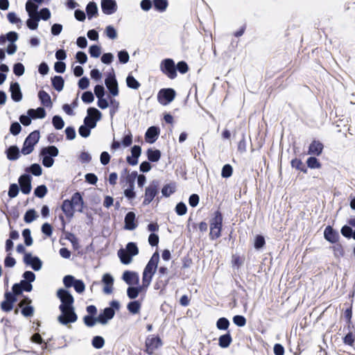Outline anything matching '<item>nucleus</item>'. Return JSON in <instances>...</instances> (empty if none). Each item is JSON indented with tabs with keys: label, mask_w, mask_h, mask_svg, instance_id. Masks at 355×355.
Wrapping results in <instances>:
<instances>
[{
	"label": "nucleus",
	"mask_w": 355,
	"mask_h": 355,
	"mask_svg": "<svg viewBox=\"0 0 355 355\" xmlns=\"http://www.w3.org/2000/svg\"><path fill=\"white\" fill-rule=\"evenodd\" d=\"M84 324L88 327H94L98 323L97 317H93L92 315H85L83 318Z\"/></svg>",
	"instance_id": "6e6d98bb"
},
{
	"label": "nucleus",
	"mask_w": 355,
	"mask_h": 355,
	"mask_svg": "<svg viewBox=\"0 0 355 355\" xmlns=\"http://www.w3.org/2000/svg\"><path fill=\"white\" fill-rule=\"evenodd\" d=\"M223 226V216L220 211L214 212V216L210 220V233L211 239H216L221 235Z\"/></svg>",
	"instance_id": "f03ea898"
},
{
	"label": "nucleus",
	"mask_w": 355,
	"mask_h": 355,
	"mask_svg": "<svg viewBox=\"0 0 355 355\" xmlns=\"http://www.w3.org/2000/svg\"><path fill=\"white\" fill-rule=\"evenodd\" d=\"M136 215L133 211H129L126 214L124 218V229L128 230H134L137 228V224L135 222Z\"/></svg>",
	"instance_id": "b1692460"
},
{
	"label": "nucleus",
	"mask_w": 355,
	"mask_h": 355,
	"mask_svg": "<svg viewBox=\"0 0 355 355\" xmlns=\"http://www.w3.org/2000/svg\"><path fill=\"white\" fill-rule=\"evenodd\" d=\"M52 124L55 129L61 130L64 126V121L59 115H55L52 118Z\"/></svg>",
	"instance_id": "79ce46f5"
},
{
	"label": "nucleus",
	"mask_w": 355,
	"mask_h": 355,
	"mask_svg": "<svg viewBox=\"0 0 355 355\" xmlns=\"http://www.w3.org/2000/svg\"><path fill=\"white\" fill-rule=\"evenodd\" d=\"M31 180L32 177L28 173H24L19 178L18 182L20 186V190L24 194L27 195L31 193L32 189Z\"/></svg>",
	"instance_id": "4468645a"
},
{
	"label": "nucleus",
	"mask_w": 355,
	"mask_h": 355,
	"mask_svg": "<svg viewBox=\"0 0 355 355\" xmlns=\"http://www.w3.org/2000/svg\"><path fill=\"white\" fill-rule=\"evenodd\" d=\"M25 71L24 66L21 62H17L13 66V73L17 76H21Z\"/></svg>",
	"instance_id": "052dcab7"
},
{
	"label": "nucleus",
	"mask_w": 355,
	"mask_h": 355,
	"mask_svg": "<svg viewBox=\"0 0 355 355\" xmlns=\"http://www.w3.org/2000/svg\"><path fill=\"white\" fill-rule=\"evenodd\" d=\"M92 345L96 349H101L105 345V340L101 336H95L92 340Z\"/></svg>",
	"instance_id": "c03bdc74"
},
{
	"label": "nucleus",
	"mask_w": 355,
	"mask_h": 355,
	"mask_svg": "<svg viewBox=\"0 0 355 355\" xmlns=\"http://www.w3.org/2000/svg\"><path fill=\"white\" fill-rule=\"evenodd\" d=\"M76 211L82 213L85 205L83 196L78 191L74 193L70 199Z\"/></svg>",
	"instance_id": "4be33fe9"
},
{
	"label": "nucleus",
	"mask_w": 355,
	"mask_h": 355,
	"mask_svg": "<svg viewBox=\"0 0 355 355\" xmlns=\"http://www.w3.org/2000/svg\"><path fill=\"white\" fill-rule=\"evenodd\" d=\"M141 153L140 146L135 145L131 148V155L126 157L127 162L131 166H135L138 164V159Z\"/></svg>",
	"instance_id": "412c9836"
},
{
	"label": "nucleus",
	"mask_w": 355,
	"mask_h": 355,
	"mask_svg": "<svg viewBox=\"0 0 355 355\" xmlns=\"http://www.w3.org/2000/svg\"><path fill=\"white\" fill-rule=\"evenodd\" d=\"M27 114H31L33 119H44L46 115V110L42 107H39L37 109L31 108L28 110Z\"/></svg>",
	"instance_id": "c85d7f7f"
},
{
	"label": "nucleus",
	"mask_w": 355,
	"mask_h": 355,
	"mask_svg": "<svg viewBox=\"0 0 355 355\" xmlns=\"http://www.w3.org/2000/svg\"><path fill=\"white\" fill-rule=\"evenodd\" d=\"M105 84L112 96H116L119 95V91L118 82L113 69H112L110 72L107 73L106 78L105 79Z\"/></svg>",
	"instance_id": "6e6552de"
},
{
	"label": "nucleus",
	"mask_w": 355,
	"mask_h": 355,
	"mask_svg": "<svg viewBox=\"0 0 355 355\" xmlns=\"http://www.w3.org/2000/svg\"><path fill=\"white\" fill-rule=\"evenodd\" d=\"M52 86L58 92L63 89L64 80L61 76H55L51 78Z\"/></svg>",
	"instance_id": "f704fd0d"
},
{
	"label": "nucleus",
	"mask_w": 355,
	"mask_h": 355,
	"mask_svg": "<svg viewBox=\"0 0 355 355\" xmlns=\"http://www.w3.org/2000/svg\"><path fill=\"white\" fill-rule=\"evenodd\" d=\"M81 99L85 103H91L94 101V94L91 91L84 92L82 94Z\"/></svg>",
	"instance_id": "4d7b16f0"
},
{
	"label": "nucleus",
	"mask_w": 355,
	"mask_h": 355,
	"mask_svg": "<svg viewBox=\"0 0 355 355\" xmlns=\"http://www.w3.org/2000/svg\"><path fill=\"white\" fill-rule=\"evenodd\" d=\"M115 315L112 308H105L97 316L98 323L105 325L112 320Z\"/></svg>",
	"instance_id": "dca6fc26"
},
{
	"label": "nucleus",
	"mask_w": 355,
	"mask_h": 355,
	"mask_svg": "<svg viewBox=\"0 0 355 355\" xmlns=\"http://www.w3.org/2000/svg\"><path fill=\"white\" fill-rule=\"evenodd\" d=\"M9 91L13 101L19 102L21 101L23 95L19 83L12 82L10 85Z\"/></svg>",
	"instance_id": "6ab92c4d"
},
{
	"label": "nucleus",
	"mask_w": 355,
	"mask_h": 355,
	"mask_svg": "<svg viewBox=\"0 0 355 355\" xmlns=\"http://www.w3.org/2000/svg\"><path fill=\"white\" fill-rule=\"evenodd\" d=\"M175 212L178 216H183L187 214V207L184 202H178L175 208Z\"/></svg>",
	"instance_id": "bf43d9fd"
},
{
	"label": "nucleus",
	"mask_w": 355,
	"mask_h": 355,
	"mask_svg": "<svg viewBox=\"0 0 355 355\" xmlns=\"http://www.w3.org/2000/svg\"><path fill=\"white\" fill-rule=\"evenodd\" d=\"M229 326L230 321L226 318H220L216 322V327L219 330H227Z\"/></svg>",
	"instance_id": "49530a36"
},
{
	"label": "nucleus",
	"mask_w": 355,
	"mask_h": 355,
	"mask_svg": "<svg viewBox=\"0 0 355 355\" xmlns=\"http://www.w3.org/2000/svg\"><path fill=\"white\" fill-rule=\"evenodd\" d=\"M324 148V145L322 142L318 140H313L309 145L308 154L319 156L322 154Z\"/></svg>",
	"instance_id": "393cba45"
},
{
	"label": "nucleus",
	"mask_w": 355,
	"mask_h": 355,
	"mask_svg": "<svg viewBox=\"0 0 355 355\" xmlns=\"http://www.w3.org/2000/svg\"><path fill=\"white\" fill-rule=\"evenodd\" d=\"M137 172L132 171L130 174H128L125 178V181L128 186L135 187V182L137 177Z\"/></svg>",
	"instance_id": "3c124183"
},
{
	"label": "nucleus",
	"mask_w": 355,
	"mask_h": 355,
	"mask_svg": "<svg viewBox=\"0 0 355 355\" xmlns=\"http://www.w3.org/2000/svg\"><path fill=\"white\" fill-rule=\"evenodd\" d=\"M38 98L42 103L45 107H51L52 102L50 95L44 90H40L38 92Z\"/></svg>",
	"instance_id": "2f4dec72"
},
{
	"label": "nucleus",
	"mask_w": 355,
	"mask_h": 355,
	"mask_svg": "<svg viewBox=\"0 0 355 355\" xmlns=\"http://www.w3.org/2000/svg\"><path fill=\"white\" fill-rule=\"evenodd\" d=\"M22 236L24 240V244L26 246H31L33 244V238L31 236V230L26 228L22 231Z\"/></svg>",
	"instance_id": "a18cd8bd"
},
{
	"label": "nucleus",
	"mask_w": 355,
	"mask_h": 355,
	"mask_svg": "<svg viewBox=\"0 0 355 355\" xmlns=\"http://www.w3.org/2000/svg\"><path fill=\"white\" fill-rule=\"evenodd\" d=\"M101 9L105 15H112L117 10V4L115 0H101Z\"/></svg>",
	"instance_id": "f3484780"
},
{
	"label": "nucleus",
	"mask_w": 355,
	"mask_h": 355,
	"mask_svg": "<svg viewBox=\"0 0 355 355\" xmlns=\"http://www.w3.org/2000/svg\"><path fill=\"white\" fill-rule=\"evenodd\" d=\"M335 257L339 259L344 256V249L343 245L339 243H336L334 245L331 247Z\"/></svg>",
	"instance_id": "de8ad7c7"
},
{
	"label": "nucleus",
	"mask_w": 355,
	"mask_h": 355,
	"mask_svg": "<svg viewBox=\"0 0 355 355\" xmlns=\"http://www.w3.org/2000/svg\"><path fill=\"white\" fill-rule=\"evenodd\" d=\"M102 282L105 285V286L103 288V292L105 294L112 293V290H113V284H114L113 277L109 273H105L103 275Z\"/></svg>",
	"instance_id": "a878e982"
},
{
	"label": "nucleus",
	"mask_w": 355,
	"mask_h": 355,
	"mask_svg": "<svg viewBox=\"0 0 355 355\" xmlns=\"http://www.w3.org/2000/svg\"><path fill=\"white\" fill-rule=\"evenodd\" d=\"M266 243L265 239L262 235H257L254 239V247L257 250L262 248Z\"/></svg>",
	"instance_id": "e2e57ef3"
},
{
	"label": "nucleus",
	"mask_w": 355,
	"mask_h": 355,
	"mask_svg": "<svg viewBox=\"0 0 355 355\" xmlns=\"http://www.w3.org/2000/svg\"><path fill=\"white\" fill-rule=\"evenodd\" d=\"M87 114L83 120V123L91 130L96 128L97 122L101 119L102 113L96 107H90L87 110Z\"/></svg>",
	"instance_id": "20e7f679"
},
{
	"label": "nucleus",
	"mask_w": 355,
	"mask_h": 355,
	"mask_svg": "<svg viewBox=\"0 0 355 355\" xmlns=\"http://www.w3.org/2000/svg\"><path fill=\"white\" fill-rule=\"evenodd\" d=\"M141 306V304L138 300H133L128 304L127 309L130 313L137 314L139 312Z\"/></svg>",
	"instance_id": "e433bc0d"
},
{
	"label": "nucleus",
	"mask_w": 355,
	"mask_h": 355,
	"mask_svg": "<svg viewBox=\"0 0 355 355\" xmlns=\"http://www.w3.org/2000/svg\"><path fill=\"white\" fill-rule=\"evenodd\" d=\"M91 130L89 128L83 123L79 127L78 133L82 137L87 138L90 135Z\"/></svg>",
	"instance_id": "0e129e2a"
},
{
	"label": "nucleus",
	"mask_w": 355,
	"mask_h": 355,
	"mask_svg": "<svg viewBox=\"0 0 355 355\" xmlns=\"http://www.w3.org/2000/svg\"><path fill=\"white\" fill-rule=\"evenodd\" d=\"M19 191V187L16 183L10 184L8 195L10 198L17 197Z\"/></svg>",
	"instance_id": "5fc2aeb1"
},
{
	"label": "nucleus",
	"mask_w": 355,
	"mask_h": 355,
	"mask_svg": "<svg viewBox=\"0 0 355 355\" xmlns=\"http://www.w3.org/2000/svg\"><path fill=\"white\" fill-rule=\"evenodd\" d=\"M146 155L149 162H157L161 158L162 153L158 149L148 148Z\"/></svg>",
	"instance_id": "7c9ffc66"
},
{
	"label": "nucleus",
	"mask_w": 355,
	"mask_h": 355,
	"mask_svg": "<svg viewBox=\"0 0 355 355\" xmlns=\"http://www.w3.org/2000/svg\"><path fill=\"white\" fill-rule=\"evenodd\" d=\"M38 214L34 209H29L27 210L24 216V220L26 223H31L35 220L37 217Z\"/></svg>",
	"instance_id": "c9c22d12"
},
{
	"label": "nucleus",
	"mask_w": 355,
	"mask_h": 355,
	"mask_svg": "<svg viewBox=\"0 0 355 355\" xmlns=\"http://www.w3.org/2000/svg\"><path fill=\"white\" fill-rule=\"evenodd\" d=\"M153 6L156 10L164 12L168 6L167 0H153Z\"/></svg>",
	"instance_id": "ea45409f"
},
{
	"label": "nucleus",
	"mask_w": 355,
	"mask_h": 355,
	"mask_svg": "<svg viewBox=\"0 0 355 355\" xmlns=\"http://www.w3.org/2000/svg\"><path fill=\"white\" fill-rule=\"evenodd\" d=\"M29 18L26 21V25L28 28L31 30H36L38 27V22L40 21V17L38 15L31 14L28 12Z\"/></svg>",
	"instance_id": "c756f323"
},
{
	"label": "nucleus",
	"mask_w": 355,
	"mask_h": 355,
	"mask_svg": "<svg viewBox=\"0 0 355 355\" xmlns=\"http://www.w3.org/2000/svg\"><path fill=\"white\" fill-rule=\"evenodd\" d=\"M160 70L170 79L177 76L176 67L173 59L166 58L160 63Z\"/></svg>",
	"instance_id": "1a4fd4ad"
},
{
	"label": "nucleus",
	"mask_w": 355,
	"mask_h": 355,
	"mask_svg": "<svg viewBox=\"0 0 355 355\" xmlns=\"http://www.w3.org/2000/svg\"><path fill=\"white\" fill-rule=\"evenodd\" d=\"M162 345V341L159 336H149L145 342V352L152 355L154 351Z\"/></svg>",
	"instance_id": "9b49d317"
},
{
	"label": "nucleus",
	"mask_w": 355,
	"mask_h": 355,
	"mask_svg": "<svg viewBox=\"0 0 355 355\" xmlns=\"http://www.w3.org/2000/svg\"><path fill=\"white\" fill-rule=\"evenodd\" d=\"M232 341V338L230 331L221 335L218 338V345L222 348L228 347Z\"/></svg>",
	"instance_id": "473e14b6"
},
{
	"label": "nucleus",
	"mask_w": 355,
	"mask_h": 355,
	"mask_svg": "<svg viewBox=\"0 0 355 355\" xmlns=\"http://www.w3.org/2000/svg\"><path fill=\"white\" fill-rule=\"evenodd\" d=\"M26 171L31 173L35 176H40L42 173V168L39 164H33L26 168Z\"/></svg>",
	"instance_id": "4c0bfd02"
},
{
	"label": "nucleus",
	"mask_w": 355,
	"mask_h": 355,
	"mask_svg": "<svg viewBox=\"0 0 355 355\" xmlns=\"http://www.w3.org/2000/svg\"><path fill=\"white\" fill-rule=\"evenodd\" d=\"M122 279L128 285L138 284L139 277L136 272L125 270L122 275Z\"/></svg>",
	"instance_id": "5701e85b"
},
{
	"label": "nucleus",
	"mask_w": 355,
	"mask_h": 355,
	"mask_svg": "<svg viewBox=\"0 0 355 355\" xmlns=\"http://www.w3.org/2000/svg\"><path fill=\"white\" fill-rule=\"evenodd\" d=\"M232 166L229 164H226L222 168L221 176L224 178H228L232 176Z\"/></svg>",
	"instance_id": "864d4df0"
},
{
	"label": "nucleus",
	"mask_w": 355,
	"mask_h": 355,
	"mask_svg": "<svg viewBox=\"0 0 355 355\" xmlns=\"http://www.w3.org/2000/svg\"><path fill=\"white\" fill-rule=\"evenodd\" d=\"M125 251L128 254V257L126 259V260H124L121 257V261L123 264H129L132 261V257L139 254V248L137 244L134 242H129L126 245Z\"/></svg>",
	"instance_id": "2eb2a0df"
},
{
	"label": "nucleus",
	"mask_w": 355,
	"mask_h": 355,
	"mask_svg": "<svg viewBox=\"0 0 355 355\" xmlns=\"http://www.w3.org/2000/svg\"><path fill=\"white\" fill-rule=\"evenodd\" d=\"M324 237L329 243H336L338 241L340 235L331 225H328L324 229Z\"/></svg>",
	"instance_id": "aec40b11"
},
{
	"label": "nucleus",
	"mask_w": 355,
	"mask_h": 355,
	"mask_svg": "<svg viewBox=\"0 0 355 355\" xmlns=\"http://www.w3.org/2000/svg\"><path fill=\"white\" fill-rule=\"evenodd\" d=\"M21 130V126L19 123L15 121L12 122L10 126V132L12 135H18Z\"/></svg>",
	"instance_id": "69168bd1"
},
{
	"label": "nucleus",
	"mask_w": 355,
	"mask_h": 355,
	"mask_svg": "<svg viewBox=\"0 0 355 355\" xmlns=\"http://www.w3.org/2000/svg\"><path fill=\"white\" fill-rule=\"evenodd\" d=\"M175 191V186L174 184H167L162 189V193L164 197H169Z\"/></svg>",
	"instance_id": "37998d69"
},
{
	"label": "nucleus",
	"mask_w": 355,
	"mask_h": 355,
	"mask_svg": "<svg viewBox=\"0 0 355 355\" xmlns=\"http://www.w3.org/2000/svg\"><path fill=\"white\" fill-rule=\"evenodd\" d=\"M23 261L35 271H39L42 267V260L38 257L33 256L31 253H25Z\"/></svg>",
	"instance_id": "ddd939ff"
},
{
	"label": "nucleus",
	"mask_w": 355,
	"mask_h": 355,
	"mask_svg": "<svg viewBox=\"0 0 355 355\" xmlns=\"http://www.w3.org/2000/svg\"><path fill=\"white\" fill-rule=\"evenodd\" d=\"M126 84L129 88L133 89H137L140 87L139 81L130 73L126 78Z\"/></svg>",
	"instance_id": "58836bf2"
},
{
	"label": "nucleus",
	"mask_w": 355,
	"mask_h": 355,
	"mask_svg": "<svg viewBox=\"0 0 355 355\" xmlns=\"http://www.w3.org/2000/svg\"><path fill=\"white\" fill-rule=\"evenodd\" d=\"M86 12L89 19L98 15L97 4L94 1H90L86 6Z\"/></svg>",
	"instance_id": "72a5a7b5"
},
{
	"label": "nucleus",
	"mask_w": 355,
	"mask_h": 355,
	"mask_svg": "<svg viewBox=\"0 0 355 355\" xmlns=\"http://www.w3.org/2000/svg\"><path fill=\"white\" fill-rule=\"evenodd\" d=\"M353 231L354 230H352V228L349 225H347L343 226L340 230V232H341L342 235L347 239H351L352 236H352Z\"/></svg>",
	"instance_id": "338daca9"
},
{
	"label": "nucleus",
	"mask_w": 355,
	"mask_h": 355,
	"mask_svg": "<svg viewBox=\"0 0 355 355\" xmlns=\"http://www.w3.org/2000/svg\"><path fill=\"white\" fill-rule=\"evenodd\" d=\"M125 197L129 200H132L136 197V192L135 191V187L128 186L123 191Z\"/></svg>",
	"instance_id": "680f3d73"
},
{
	"label": "nucleus",
	"mask_w": 355,
	"mask_h": 355,
	"mask_svg": "<svg viewBox=\"0 0 355 355\" xmlns=\"http://www.w3.org/2000/svg\"><path fill=\"white\" fill-rule=\"evenodd\" d=\"M101 47L96 44L92 45L89 48V53L92 58H98L101 55Z\"/></svg>",
	"instance_id": "13d9d810"
},
{
	"label": "nucleus",
	"mask_w": 355,
	"mask_h": 355,
	"mask_svg": "<svg viewBox=\"0 0 355 355\" xmlns=\"http://www.w3.org/2000/svg\"><path fill=\"white\" fill-rule=\"evenodd\" d=\"M233 322L238 327H242L246 324V319L244 316L236 315L233 317Z\"/></svg>",
	"instance_id": "774afa93"
},
{
	"label": "nucleus",
	"mask_w": 355,
	"mask_h": 355,
	"mask_svg": "<svg viewBox=\"0 0 355 355\" xmlns=\"http://www.w3.org/2000/svg\"><path fill=\"white\" fill-rule=\"evenodd\" d=\"M176 95L175 91L172 88L161 89L157 94L158 102L166 105L173 101Z\"/></svg>",
	"instance_id": "9d476101"
},
{
	"label": "nucleus",
	"mask_w": 355,
	"mask_h": 355,
	"mask_svg": "<svg viewBox=\"0 0 355 355\" xmlns=\"http://www.w3.org/2000/svg\"><path fill=\"white\" fill-rule=\"evenodd\" d=\"M21 313L26 318H29L33 315L34 307L31 305H26L20 307Z\"/></svg>",
	"instance_id": "8fccbe9b"
},
{
	"label": "nucleus",
	"mask_w": 355,
	"mask_h": 355,
	"mask_svg": "<svg viewBox=\"0 0 355 355\" xmlns=\"http://www.w3.org/2000/svg\"><path fill=\"white\" fill-rule=\"evenodd\" d=\"M61 209L69 218H71L73 216L74 212L76 211L71 200L69 199L63 200Z\"/></svg>",
	"instance_id": "bb28decb"
},
{
	"label": "nucleus",
	"mask_w": 355,
	"mask_h": 355,
	"mask_svg": "<svg viewBox=\"0 0 355 355\" xmlns=\"http://www.w3.org/2000/svg\"><path fill=\"white\" fill-rule=\"evenodd\" d=\"M59 154V150L55 146H48L40 150V157L44 167L50 168L54 164V157Z\"/></svg>",
	"instance_id": "f257e3e1"
},
{
	"label": "nucleus",
	"mask_w": 355,
	"mask_h": 355,
	"mask_svg": "<svg viewBox=\"0 0 355 355\" xmlns=\"http://www.w3.org/2000/svg\"><path fill=\"white\" fill-rule=\"evenodd\" d=\"M77 320L78 316L73 306L64 307L63 312H61V314L58 317V322L63 325L73 323L76 322Z\"/></svg>",
	"instance_id": "0eeeda50"
},
{
	"label": "nucleus",
	"mask_w": 355,
	"mask_h": 355,
	"mask_svg": "<svg viewBox=\"0 0 355 355\" xmlns=\"http://www.w3.org/2000/svg\"><path fill=\"white\" fill-rule=\"evenodd\" d=\"M57 297L60 299L61 304L59 306L60 312H63L64 307L73 306L74 299L70 292L64 288H60L57 291Z\"/></svg>",
	"instance_id": "39448f33"
},
{
	"label": "nucleus",
	"mask_w": 355,
	"mask_h": 355,
	"mask_svg": "<svg viewBox=\"0 0 355 355\" xmlns=\"http://www.w3.org/2000/svg\"><path fill=\"white\" fill-rule=\"evenodd\" d=\"M119 61L121 64H126L130 59V55L126 50H121L118 52L117 54Z\"/></svg>",
	"instance_id": "603ef678"
},
{
	"label": "nucleus",
	"mask_w": 355,
	"mask_h": 355,
	"mask_svg": "<svg viewBox=\"0 0 355 355\" xmlns=\"http://www.w3.org/2000/svg\"><path fill=\"white\" fill-rule=\"evenodd\" d=\"M160 133V129L157 126H150L149 127L146 133H145V139L146 141L149 144H153L157 139Z\"/></svg>",
	"instance_id": "a211bd4d"
},
{
	"label": "nucleus",
	"mask_w": 355,
	"mask_h": 355,
	"mask_svg": "<svg viewBox=\"0 0 355 355\" xmlns=\"http://www.w3.org/2000/svg\"><path fill=\"white\" fill-rule=\"evenodd\" d=\"M23 279L19 284V286L25 290L26 292H31L33 290L32 282L35 280V274L31 271L26 270L22 275Z\"/></svg>",
	"instance_id": "f8f14e48"
},
{
	"label": "nucleus",
	"mask_w": 355,
	"mask_h": 355,
	"mask_svg": "<svg viewBox=\"0 0 355 355\" xmlns=\"http://www.w3.org/2000/svg\"><path fill=\"white\" fill-rule=\"evenodd\" d=\"M7 158L9 160L15 161L17 160L20 156V151L19 148L15 146H10L6 150Z\"/></svg>",
	"instance_id": "cd10ccee"
},
{
	"label": "nucleus",
	"mask_w": 355,
	"mask_h": 355,
	"mask_svg": "<svg viewBox=\"0 0 355 355\" xmlns=\"http://www.w3.org/2000/svg\"><path fill=\"white\" fill-rule=\"evenodd\" d=\"M306 164L307 167L311 169L320 168L322 166L319 160L314 155L307 159Z\"/></svg>",
	"instance_id": "a19ab883"
},
{
	"label": "nucleus",
	"mask_w": 355,
	"mask_h": 355,
	"mask_svg": "<svg viewBox=\"0 0 355 355\" xmlns=\"http://www.w3.org/2000/svg\"><path fill=\"white\" fill-rule=\"evenodd\" d=\"M40 137L39 130L31 132L24 141L21 153L24 155L31 154L34 150L35 145L39 141Z\"/></svg>",
	"instance_id": "7ed1b4c3"
},
{
	"label": "nucleus",
	"mask_w": 355,
	"mask_h": 355,
	"mask_svg": "<svg viewBox=\"0 0 355 355\" xmlns=\"http://www.w3.org/2000/svg\"><path fill=\"white\" fill-rule=\"evenodd\" d=\"M159 181L153 180L145 189L144 205H149L159 192Z\"/></svg>",
	"instance_id": "423d86ee"
},
{
	"label": "nucleus",
	"mask_w": 355,
	"mask_h": 355,
	"mask_svg": "<svg viewBox=\"0 0 355 355\" xmlns=\"http://www.w3.org/2000/svg\"><path fill=\"white\" fill-rule=\"evenodd\" d=\"M48 190L44 184L37 186L34 190V194L36 197L42 198L46 194Z\"/></svg>",
	"instance_id": "09e8293b"
}]
</instances>
